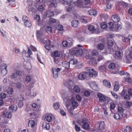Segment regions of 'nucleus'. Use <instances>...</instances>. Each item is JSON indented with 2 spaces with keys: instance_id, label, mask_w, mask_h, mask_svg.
Here are the masks:
<instances>
[{
  "instance_id": "1",
  "label": "nucleus",
  "mask_w": 132,
  "mask_h": 132,
  "mask_svg": "<svg viewBox=\"0 0 132 132\" xmlns=\"http://www.w3.org/2000/svg\"><path fill=\"white\" fill-rule=\"evenodd\" d=\"M64 101L66 104V108L69 111L74 110L78 105V103L76 101L74 97H64L63 95L62 96Z\"/></svg>"
},
{
  "instance_id": "2",
  "label": "nucleus",
  "mask_w": 132,
  "mask_h": 132,
  "mask_svg": "<svg viewBox=\"0 0 132 132\" xmlns=\"http://www.w3.org/2000/svg\"><path fill=\"white\" fill-rule=\"evenodd\" d=\"M37 37L39 42L43 44H45L48 46H50L51 42L49 40H44L45 37V35L43 34L42 31H36Z\"/></svg>"
},
{
  "instance_id": "3",
  "label": "nucleus",
  "mask_w": 132,
  "mask_h": 132,
  "mask_svg": "<svg viewBox=\"0 0 132 132\" xmlns=\"http://www.w3.org/2000/svg\"><path fill=\"white\" fill-rule=\"evenodd\" d=\"M70 52L71 55L80 56L82 54L83 51L81 49L75 48L70 49Z\"/></svg>"
},
{
  "instance_id": "4",
  "label": "nucleus",
  "mask_w": 132,
  "mask_h": 132,
  "mask_svg": "<svg viewBox=\"0 0 132 132\" xmlns=\"http://www.w3.org/2000/svg\"><path fill=\"white\" fill-rule=\"evenodd\" d=\"M105 126L104 122L102 121H98L96 125L97 129L100 130H102L104 129Z\"/></svg>"
},
{
  "instance_id": "5",
  "label": "nucleus",
  "mask_w": 132,
  "mask_h": 132,
  "mask_svg": "<svg viewBox=\"0 0 132 132\" xmlns=\"http://www.w3.org/2000/svg\"><path fill=\"white\" fill-rule=\"evenodd\" d=\"M88 30L92 33H95L98 34L100 32L98 28H95V27L92 25H89L88 27Z\"/></svg>"
},
{
  "instance_id": "6",
  "label": "nucleus",
  "mask_w": 132,
  "mask_h": 132,
  "mask_svg": "<svg viewBox=\"0 0 132 132\" xmlns=\"http://www.w3.org/2000/svg\"><path fill=\"white\" fill-rule=\"evenodd\" d=\"M61 70V69L60 68H56L54 67L52 68V71L54 78H56L58 77V72L60 71Z\"/></svg>"
},
{
  "instance_id": "7",
  "label": "nucleus",
  "mask_w": 132,
  "mask_h": 132,
  "mask_svg": "<svg viewBox=\"0 0 132 132\" xmlns=\"http://www.w3.org/2000/svg\"><path fill=\"white\" fill-rule=\"evenodd\" d=\"M90 87L94 90L98 91L100 89L98 86L95 81H91L89 83Z\"/></svg>"
},
{
  "instance_id": "8",
  "label": "nucleus",
  "mask_w": 132,
  "mask_h": 132,
  "mask_svg": "<svg viewBox=\"0 0 132 132\" xmlns=\"http://www.w3.org/2000/svg\"><path fill=\"white\" fill-rule=\"evenodd\" d=\"M7 65L6 64H3L1 67V72L2 75L4 76L7 73Z\"/></svg>"
},
{
  "instance_id": "9",
  "label": "nucleus",
  "mask_w": 132,
  "mask_h": 132,
  "mask_svg": "<svg viewBox=\"0 0 132 132\" xmlns=\"http://www.w3.org/2000/svg\"><path fill=\"white\" fill-rule=\"evenodd\" d=\"M70 5L72 6H74L76 5L79 6L82 4L83 1L82 0H78L77 2H75L73 0H71L70 2Z\"/></svg>"
},
{
  "instance_id": "10",
  "label": "nucleus",
  "mask_w": 132,
  "mask_h": 132,
  "mask_svg": "<svg viewBox=\"0 0 132 132\" xmlns=\"http://www.w3.org/2000/svg\"><path fill=\"white\" fill-rule=\"evenodd\" d=\"M87 119L85 118L82 120V123H83L82 126L83 128L86 130H88L89 129V126L88 123Z\"/></svg>"
},
{
  "instance_id": "11",
  "label": "nucleus",
  "mask_w": 132,
  "mask_h": 132,
  "mask_svg": "<svg viewBox=\"0 0 132 132\" xmlns=\"http://www.w3.org/2000/svg\"><path fill=\"white\" fill-rule=\"evenodd\" d=\"M89 73V72H88L84 71L82 72L78 76L79 79L81 80L85 79L86 77V75H88Z\"/></svg>"
},
{
  "instance_id": "12",
  "label": "nucleus",
  "mask_w": 132,
  "mask_h": 132,
  "mask_svg": "<svg viewBox=\"0 0 132 132\" xmlns=\"http://www.w3.org/2000/svg\"><path fill=\"white\" fill-rule=\"evenodd\" d=\"M86 58L90 59H94V56L90 49L87 50L86 51Z\"/></svg>"
},
{
  "instance_id": "13",
  "label": "nucleus",
  "mask_w": 132,
  "mask_h": 132,
  "mask_svg": "<svg viewBox=\"0 0 132 132\" xmlns=\"http://www.w3.org/2000/svg\"><path fill=\"white\" fill-rule=\"evenodd\" d=\"M64 85L65 86H67L68 88L70 89L73 86V83L72 81L69 80L64 82Z\"/></svg>"
},
{
  "instance_id": "14",
  "label": "nucleus",
  "mask_w": 132,
  "mask_h": 132,
  "mask_svg": "<svg viewBox=\"0 0 132 132\" xmlns=\"http://www.w3.org/2000/svg\"><path fill=\"white\" fill-rule=\"evenodd\" d=\"M112 20L115 23L119 22L120 20V18L119 16L117 15H114L111 17Z\"/></svg>"
},
{
  "instance_id": "15",
  "label": "nucleus",
  "mask_w": 132,
  "mask_h": 132,
  "mask_svg": "<svg viewBox=\"0 0 132 132\" xmlns=\"http://www.w3.org/2000/svg\"><path fill=\"white\" fill-rule=\"evenodd\" d=\"M123 56V53L119 51H117L115 53L114 57L117 59H121Z\"/></svg>"
},
{
  "instance_id": "16",
  "label": "nucleus",
  "mask_w": 132,
  "mask_h": 132,
  "mask_svg": "<svg viewBox=\"0 0 132 132\" xmlns=\"http://www.w3.org/2000/svg\"><path fill=\"white\" fill-rule=\"evenodd\" d=\"M3 116L8 118H11L12 116V113L9 111H5L3 113Z\"/></svg>"
},
{
  "instance_id": "17",
  "label": "nucleus",
  "mask_w": 132,
  "mask_h": 132,
  "mask_svg": "<svg viewBox=\"0 0 132 132\" xmlns=\"http://www.w3.org/2000/svg\"><path fill=\"white\" fill-rule=\"evenodd\" d=\"M132 38V36L128 35L127 37H124L123 39V41L124 42H127L128 43H130V40Z\"/></svg>"
},
{
  "instance_id": "18",
  "label": "nucleus",
  "mask_w": 132,
  "mask_h": 132,
  "mask_svg": "<svg viewBox=\"0 0 132 132\" xmlns=\"http://www.w3.org/2000/svg\"><path fill=\"white\" fill-rule=\"evenodd\" d=\"M126 92L127 93V91L125 90H123L121 93L122 95H124V98L126 100H128L130 99V97L129 95H126Z\"/></svg>"
},
{
  "instance_id": "19",
  "label": "nucleus",
  "mask_w": 132,
  "mask_h": 132,
  "mask_svg": "<svg viewBox=\"0 0 132 132\" xmlns=\"http://www.w3.org/2000/svg\"><path fill=\"white\" fill-rule=\"evenodd\" d=\"M91 72H89V73L88 74V75L90 77H95L97 76L98 72L97 71H95L94 70V71H92Z\"/></svg>"
},
{
  "instance_id": "20",
  "label": "nucleus",
  "mask_w": 132,
  "mask_h": 132,
  "mask_svg": "<svg viewBox=\"0 0 132 132\" xmlns=\"http://www.w3.org/2000/svg\"><path fill=\"white\" fill-rule=\"evenodd\" d=\"M97 95L99 97V100L101 102H104L106 100V98H108L101 94H99Z\"/></svg>"
},
{
  "instance_id": "21",
  "label": "nucleus",
  "mask_w": 132,
  "mask_h": 132,
  "mask_svg": "<svg viewBox=\"0 0 132 132\" xmlns=\"http://www.w3.org/2000/svg\"><path fill=\"white\" fill-rule=\"evenodd\" d=\"M17 107L16 105H11L9 107V110L12 112H15L17 109Z\"/></svg>"
},
{
  "instance_id": "22",
  "label": "nucleus",
  "mask_w": 132,
  "mask_h": 132,
  "mask_svg": "<svg viewBox=\"0 0 132 132\" xmlns=\"http://www.w3.org/2000/svg\"><path fill=\"white\" fill-rule=\"evenodd\" d=\"M123 116L122 114H120L118 113H115L113 116L114 118L116 120H118L121 118Z\"/></svg>"
},
{
  "instance_id": "23",
  "label": "nucleus",
  "mask_w": 132,
  "mask_h": 132,
  "mask_svg": "<svg viewBox=\"0 0 132 132\" xmlns=\"http://www.w3.org/2000/svg\"><path fill=\"white\" fill-rule=\"evenodd\" d=\"M88 13L89 15H93L94 16H95L97 14V11L93 9H91L88 11Z\"/></svg>"
},
{
  "instance_id": "24",
  "label": "nucleus",
  "mask_w": 132,
  "mask_h": 132,
  "mask_svg": "<svg viewBox=\"0 0 132 132\" xmlns=\"http://www.w3.org/2000/svg\"><path fill=\"white\" fill-rule=\"evenodd\" d=\"M79 23L78 21L77 20H73L71 22L72 26L74 27H77L78 26Z\"/></svg>"
},
{
  "instance_id": "25",
  "label": "nucleus",
  "mask_w": 132,
  "mask_h": 132,
  "mask_svg": "<svg viewBox=\"0 0 132 132\" xmlns=\"http://www.w3.org/2000/svg\"><path fill=\"white\" fill-rule=\"evenodd\" d=\"M49 123L46 122H44L43 124L42 127L43 128H45L47 130H48L50 128Z\"/></svg>"
},
{
  "instance_id": "26",
  "label": "nucleus",
  "mask_w": 132,
  "mask_h": 132,
  "mask_svg": "<svg viewBox=\"0 0 132 132\" xmlns=\"http://www.w3.org/2000/svg\"><path fill=\"white\" fill-rule=\"evenodd\" d=\"M62 44L64 47L67 46L68 45L69 47H70L72 44V42L70 43L67 41H65L62 42Z\"/></svg>"
},
{
  "instance_id": "27",
  "label": "nucleus",
  "mask_w": 132,
  "mask_h": 132,
  "mask_svg": "<svg viewBox=\"0 0 132 132\" xmlns=\"http://www.w3.org/2000/svg\"><path fill=\"white\" fill-rule=\"evenodd\" d=\"M103 85L106 87L109 88L111 86V84L110 82L106 80H104L103 81Z\"/></svg>"
},
{
  "instance_id": "28",
  "label": "nucleus",
  "mask_w": 132,
  "mask_h": 132,
  "mask_svg": "<svg viewBox=\"0 0 132 132\" xmlns=\"http://www.w3.org/2000/svg\"><path fill=\"white\" fill-rule=\"evenodd\" d=\"M24 23L26 26L28 27H30L32 26L31 22L29 20L26 21L24 22Z\"/></svg>"
},
{
  "instance_id": "29",
  "label": "nucleus",
  "mask_w": 132,
  "mask_h": 132,
  "mask_svg": "<svg viewBox=\"0 0 132 132\" xmlns=\"http://www.w3.org/2000/svg\"><path fill=\"white\" fill-rule=\"evenodd\" d=\"M54 14L53 12L50 10H48L47 12L46 15L48 17H52L54 16Z\"/></svg>"
},
{
  "instance_id": "30",
  "label": "nucleus",
  "mask_w": 132,
  "mask_h": 132,
  "mask_svg": "<svg viewBox=\"0 0 132 132\" xmlns=\"http://www.w3.org/2000/svg\"><path fill=\"white\" fill-rule=\"evenodd\" d=\"M70 64L69 62L66 61H64L62 63V65L65 68H68L69 67Z\"/></svg>"
},
{
  "instance_id": "31",
  "label": "nucleus",
  "mask_w": 132,
  "mask_h": 132,
  "mask_svg": "<svg viewBox=\"0 0 132 132\" xmlns=\"http://www.w3.org/2000/svg\"><path fill=\"white\" fill-rule=\"evenodd\" d=\"M98 70L101 72H103L105 71L106 67L103 65H101L99 66L98 68Z\"/></svg>"
},
{
  "instance_id": "32",
  "label": "nucleus",
  "mask_w": 132,
  "mask_h": 132,
  "mask_svg": "<svg viewBox=\"0 0 132 132\" xmlns=\"http://www.w3.org/2000/svg\"><path fill=\"white\" fill-rule=\"evenodd\" d=\"M53 1L50 2L49 6L51 7H56L57 6V4L54 1L52 0Z\"/></svg>"
},
{
  "instance_id": "33",
  "label": "nucleus",
  "mask_w": 132,
  "mask_h": 132,
  "mask_svg": "<svg viewBox=\"0 0 132 132\" xmlns=\"http://www.w3.org/2000/svg\"><path fill=\"white\" fill-rule=\"evenodd\" d=\"M77 60L76 59H71L70 61L69 62V63L70 64H77Z\"/></svg>"
},
{
  "instance_id": "34",
  "label": "nucleus",
  "mask_w": 132,
  "mask_h": 132,
  "mask_svg": "<svg viewBox=\"0 0 132 132\" xmlns=\"http://www.w3.org/2000/svg\"><path fill=\"white\" fill-rule=\"evenodd\" d=\"M116 107V105L114 102H112L110 103V108L111 110V111L112 113H113V111L111 110H113Z\"/></svg>"
},
{
  "instance_id": "35",
  "label": "nucleus",
  "mask_w": 132,
  "mask_h": 132,
  "mask_svg": "<svg viewBox=\"0 0 132 132\" xmlns=\"http://www.w3.org/2000/svg\"><path fill=\"white\" fill-rule=\"evenodd\" d=\"M53 55L54 58H56L59 57L60 55V53L58 51H55L53 52Z\"/></svg>"
},
{
  "instance_id": "36",
  "label": "nucleus",
  "mask_w": 132,
  "mask_h": 132,
  "mask_svg": "<svg viewBox=\"0 0 132 132\" xmlns=\"http://www.w3.org/2000/svg\"><path fill=\"white\" fill-rule=\"evenodd\" d=\"M105 46L103 44L100 43L98 45L97 48L99 50H102L104 48Z\"/></svg>"
},
{
  "instance_id": "37",
  "label": "nucleus",
  "mask_w": 132,
  "mask_h": 132,
  "mask_svg": "<svg viewBox=\"0 0 132 132\" xmlns=\"http://www.w3.org/2000/svg\"><path fill=\"white\" fill-rule=\"evenodd\" d=\"M44 120L48 122L51 121L52 120V117L49 115H47L45 117Z\"/></svg>"
},
{
  "instance_id": "38",
  "label": "nucleus",
  "mask_w": 132,
  "mask_h": 132,
  "mask_svg": "<svg viewBox=\"0 0 132 132\" xmlns=\"http://www.w3.org/2000/svg\"><path fill=\"white\" fill-rule=\"evenodd\" d=\"M28 125L29 127H31L34 126L35 125V122L33 120H30L29 121Z\"/></svg>"
},
{
  "instance_id": "39",
  "label": "nucleus",
  "mask_w": 132,
  "mask_h": 132,
  "mask_svg": "<svg viewBox=\"0 0 132 132\" xmlns=\"http://www.w3.org/2000/svg\"><path fill=\"white\" fill-rule=\"evenodd\" d=\"M124 129L125 132H131L132 131L131 127L130 126H127Z\"/></svg>"
},
{
  "instance_id": "40",
  "label": "nucleus",
  "mask_w": 132,
  "mask_h": 132,
  "mask_svg": "<svg viewBox=\"0 0 132 132\" xmlns=\"http://www.w3.org/2000/svg\"><path fill=\"white\" fill-rule=\"evenodd\" d=\"M124 111L123 108L121 107H119L118 109V111L119 113L122 114L123 115V112Z\"/></svg>"
},
{
  "instance_id": "41",
  "label": "nucleus",
  "mask_w": 132,
  "mask_h": 132,
  "mask_svg": "<svg viewBox=\"0 0 132 132\" xmlns=\"http://www.w3.org/2000/svg\"><path fill=\"white\" fill-rule=\"evenodd\" d=\"M116 66L115 64L114 63H111L109 64L108 66L109 68L111 69H113L115 68Z\"/></svg>"
},
{
  "instance_id": "42",
  "label": "nucleus",
  "mask_w": 132,
  "mask_h": 132,
  "mask_svg": "<svg viewBox=\"0 0 132 132\" xmlns=\"http://www.w3.org/2000/svg\"><path fill=\"white\" fill-rule=\"evenodd\" d=\"M45 30L48 33H51L52 32V29L51 27L47 26L45 28Z\"/></svg>"
},
{
  "instance_id": "43",
  "label": "nucleus",
  "mask_w": 132,
  "mask_h": 132,
  "mask_svg": "<svg viewBox=\"0 0 132 132\" xmlns=\"http://www.w3.org/2000/svg\"><path fill=\"white\" fill-rule=\"evenodd\" d=\"M41 4H42L39 5L38 7V10L39 11H43L44 10V6L43 5V3H42Z\"/></svg>"
},
{
  "instance_id": "44",
  "label": "nucleus",
  "mask_w": 132,
  "mask_h": 132,
  "mask_svg": "<svg viewBox=\"0 0 132 132\" xmlns=\"http://www.w3.org/2000/svg\"><path fill=\"white\" fill-rule=\"evenodd\" d=\"M132 58V53H130L128 55H126V59L128 60H130Z\"/></svg>"
},
{
  "instance_id": "45",
  "label": "nucleus",
  "mask_w": 132,
  "mask_h": 132,
  "mask_svg": "<svg viewBox=\"0 0 132 132\" xmlns=\"http://www.w3.org/2000/svg\"><path fill=\"white\" fill-rule=\"evenodd\" d=\"M74 91L77 93H78L80 91L79 88L77 86H75L73 88Z\"/></svg>"
},
{
  "instance_id": "46",
  "label": "nucleus",
  "mask_w": 132,
  "mask_h": 132,
  "mask_svg": "<svg viewBox=\"0 0 132 132\" xmlns=\"http://www.w3.org/2000/svg\"><path fill=\"white\" fill-rule=\"evenodd\" d=\"M53 106L55 110H57L59 108L60 105L58 103H55L53 104Z\"/></svg>"
},
{
  "instance_id": "47",
  "label": "nucleus",
  "mask_w": 132,
  "mask_h": 132,
  "mask_svg": "<svg viewBox=\"0 0 132 132\" xmlns=\"http://www.w3.org/2000/svg\"><path fill=\"white\" fill-rule=\"evenodd\" d=\"M119 85L118 84H116L114 86V90L115 91H117L119 88Z\"/></svg>"
},
{
  "instance_id": "48",
  "label": "nucleus",
  "mask_w": 132,
  "mask_h": 132,
  "mask_svg": "<svg viewBox=\"0 0 132 132\" xmlns=\"http://www.w3.org/2000/svg\"><path fill=\"white\" fill-rule=\"evenodd\" d=\"M111 94L113 96L116 98L117 100H119L120 98V97L118 96L116 93L114 92H111Z\"/></svg>"
},
{
  "instance_id": "49",
  "label": "nucleus",
  "mask_w": 132,
  "mask_h": 132,
  "mask_svg": "<svg viewBox=\"0 0 132 132\" xmlns=\"http://www.w3.org/2000/svg\"><path fill=\"white\" fill-rule=\"evenodd\" d=\"M70 1H68L67 2L65 0H62L61 1V2L62 3L63 5H65L66 4H67L69 6H71L70 5Z\"/></svg>"
},
{
  "instance_id": "50",
  "label": "nucleus",
  "mask_w": 132,
  "mask_h": 132,
  "mask_svg": "<svg viewBox=\"0 0 132 132\" xmlns=\"http://www.w3.org/2000/svg\"><path fill=\"white\" fill-rule=\"evenodd\" d=\"M35 19L36 20V21L39 22L40 20V16L38 15H36L34 16Z\"/></svg>"
},
{
  "instance_id": "51",
  "label": "nucleus",
  "mask_w": 132,
  "mask_h": 132,
  "mask_svg": "<svg viewBox=\"0 0 132 132\" xmlns=\"http://www.w3.org/2000/svg\"><path fill=\"white\" fill-rule=\"evenodd\" d=\"M101 27L103 29H105L107 27L106 23L105 22L102 23L101 24Z\"/></svg>"
},
{
  "instance_id": "52",
  "label": "nucleus",
  "mask_w": 132,
  "mask_h": 132,
  "mask_svg": "<svg viewBox=\"0 0 132 132\" xmlns=\"http://www.w3.org/2000/svg\"><path fill=\"white\" fill-rule=\"evenodd\" d=\"M104 59V58L102 55H99L98 56L97 58V61L98 62H99L103 60Z\"/></svg>"
},
{
  "instance_id": "53",
  "label": "nucleus",
  "mask_w": 132,
  "mask_h": 132,
  "mask_svg": "<svg viewBox=\"0 0 132 132\" xmlns=\"http://www.w3.org/2000/svg\"><path fill=\"white\" fill-rule=\"evenodd\" d=\"M15 86L18 89L21 88L22 87L21 84L20 82H17Z\"/></svg>"
},
{
  "instance_id": "54",
  "label": "nucleus",
  "mask_w": 132,
  "mask_h": 132,
  "mask_svg": "<svg viewBox=\"0 0 132 132\" xmlns=\"http://www.w3.org/2000/svg\"><path fill=\"white\" fill-rule=\"evenodd\" d=\"M60 58H54V63L56 64H57L59 63L60 62V60L59 59Z\"/></svg>"
},
{
  "instance_id": "55",
  "label": "nucleus",
  "mask_w": 132,
  "mask_h": 132,
  "mask_svg": "<svg viewBox=\"0 0 132 132\" xmlns=\"http://www.w3.org/2000/svg\"><path fill=\"white\" fill-rule=\"evenodd\" d=\"M31 77L30 76H26V81L29 82L31 81Z\"/></svg>"
},
{
  "instance_id": "56",
  "label": "nucleus",
  "mask_w": 132,
  "mask_h": 132,
  "mask_svg": "<svg viewBox=\"0 0 132 132\" xmlns=\"http://www.w3.org/2000/svg\"><path fill=\"white\" fill-rule=\"evenodd\" d=\"M93 56H96L98 54V51L96 50H94L92 52Z\"/></svg>"
},
{
  "instance_id": "57",
  "label": "nucleus",
  "mask_w": 132,
  "mask_h": 132,
  "mask_svg": "<svg viewBox=\"0 0 132 132\" xmlns=\"http://www.w3.org/2000/svg\"><path fill=\"white\" fill-rule=\"evenodd\" d=\"M85 69V70L87 71H89V72H91L92 71H94V69L93 68H90L88 67H87Z\"/></svg>"
},
{
  "instance_id": "58",
  "label": "nucleus",
  "mask_w": 132,
  "mask_h": 132,
  "mask_svg": "<svg viewBox=\"0 0 132 132\" xmlns=\"http://www.w3.org/2000/svg\"><path fill=\"white\" fill-rule=\"evenodd\" d=\"M90 92L88 91H85L84 93V95L87 97L89 96L90 95Z\"/></svg>"
},
{
  "instance_id": "59",
  "label": "nucleus",
  "mask_w": 132,
  "mask_h": 132,
  "mask_svg": "<svg viewBox=\"0 0 132 132\" xmlns=\"http://www.w3.org/2000/svg\"><path fill=\"white\" fill-rule=\"evenodd\" d=\"M6 94L5 93H2L0 94V98L4 99L6 97Z\"/></svg>"
},
{
  "instance_id": "60",
  "label": "nucleus",
  "mask_w": 132,
  "mask_h": 132,
  "mask_svg": "<svg viewBox=\"0 0 132 132\" xmlns=\"http://www.w3.org/2000/svg\"><path fill=\"white\" fill-rule=\"evenodd\" d=\"M83 3H84L85 5H87L90 3V0H82Z\"/></svg>"
},
{
  "instance_id": "61",
  "label": "nucleus",
  "mask_w": 132,
  "mask_h": 132,
  "mask_svg": "<svg viewBox=\"0 0 132 132\" xmlns=\"http://www.w3.org/2000/svg\"><path fill=\"white\" fill-rule=\"evenodd\" d=\"M22 19L24 22L28 20V18L25 15H24L23 16Z\"/></svg>"
},
{
  "instance_id": "62",
  "label": "nucleus",
  "mask_w": 132,
  "mask_h": 132,
  "mask_svg": "<svg viewBox=\"0 0 132 132\" xmlns=\"http://www.w3.org/2000/svg\"><path fill=\"white\" fill-rule=\"evenodd\" d=\"M109 24V28L110 29H112L114 27L113 23L112 22H110Z\"/></svg>"
},
{
  "instance_id": "63",
  "label": "nucleus",
  "mask_w": 132,
  "mask_h": 132,
  "mask_svg": "<svg viewBox=\"0 0 132 132\" xmlns=\"http://www.w3.org/2000/svg\"><path fill=\"white\" fill-rule=\"evenodd\" d=\"M49 21L51 23H54L55 22L56 20L54 19L50 18L49 19Z\"/></svg>"
},
{
  "instance_id": "64",
  "label": "nucleus",
  "mask_w": 132,
  "mask_h": 132,
  "mask_svg": "<svg viewBox=\"0 0 132 132\" xmlns=\"http://www.w3.org/2000/svg\"><path fill=\"white\" fill-rule=\"evenodd\" d=\"M76 98L77 100L79 101H81L82 98L79 95H77L76 96Z\"/></svg>"
}]
</instances>
